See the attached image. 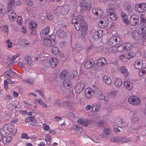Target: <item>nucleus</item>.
Returning <instances> with one entry per match:
<instances>
[{
  "instance_id": "obj_45",
  "label": "nucleus",
  "mask_w": 146,
  "mask_h": 146,
  "mask_svg": "<svg viewBox=\"0 0 146 146\" xmlns=\"http://www.w3.org/2000/svg\"><path fill=\"white\" fill-rule=\"evenodd\" d=\"M131 36L133 38H135V39L137 38L139 36V33L137 31H134L131 34Z\"/></svg>"
},
{
  "instance_id": "obj_8",
  "label": "nucleus",
  "mask_w": 146,
  "mask_h": 146,
  "mask_svg": "<svg viewBox=\"0 0 146 146\" xmlns=\"http://www.w3.org/2000/svg\"><path fill=\"white\" fill-rule=\"evenodd\" d=\"M19 104V103L18 102L15 101L8 105L7 108L10 111H13V112H15L18 109L17 106Z\"/></svg>"
},
{
  "instance_id": "obj_60",
  "label": "nucleus",
  "mask_w": 146,
  "mask_h": 146,
  "mask_svg": "<svg viewBox=\"0 0 146 146\" xmlns=\"http://www.w3.org/2000/svg\"><path fill=\"white\" fill-rule=\"evenodd\" d=\"M8 73L9 74V78H12L13 76L16 74V73L13 71L11 70H8Z\"/></svg>"
},
{
  "instance_id": "obj_27",
  "label": "nucleus",
  "mask_w": 146,
  "mask_h": 146,
  "mask_svg": "<svg viewBox=\"0 0 146 146\" xmlns=\"http://www.w3.org/2000/svg\"><path fill=\"white\" fill-rule=\"evenodd\" d=\"M12 139V137L10 136L5 137L3 136L2 141L5 144H7L9 143Z\"/></svg>"
},
{
  "instance_id": "obj_33",
  "label": "nucleus",
  "mask_w": 146,
  "mask_h": 146,
  "mask_svg": "<svg viewBox=\"0 0 146 146\" xmlns=\"http://www.w3.org/2000/svg\"><path fill=\"white\" fill-rule=\"evenodd\" d=\"M107 62L104 58H101L98 60V63L99 65L103 66Z\"/></svg>"
},
{
  "instance_id": "obj_28",
  "label": "nucleus",
  "mask_w": 146,
  "mask_h": 146,
  "mask_svg": "<svg viewBox=\"0 0 146 146\" xmlns=\"http://www.w3.org/2000/svg\"><path fill=\"white\" fill-rule=\"evenodd\" d=\"M124 86L128 90L131 89L133 87L132 83L130 81H126L124 83Z\"/></svg>"
},
{
  "instance_id": "obj_32",
  "label": "nucleus",
  "mask_w": 146,
  "mask_h": 146,
  "mask_svg": "<svg viewBox=\"0 0 146 146\" xmlns=\"http://www.w3.org/2000/svg\"><path fill=\"white\" fill-rule=\"evenodd\" d=\"M57 35L59 38H63L65 36V32L62 30H59L57 32Z\"/></svg>"
},
{
  "instance_id": "obj_48",
  "label": "nucleus",
  "mask_w": 146,
  "mask_h": 146,
  "mask_svg": "<svg viewBox=\"0 0 146 146\" xmlns=\"http://www.w3.org/2000/svg\"><path fill=\"white\" fill-rule=\"evenodd\" d=\"M140 20L141 23L146 24V19L144 15L142 14L140 15Z\"/></svg>"
},
{
  "instance_id": "obj_18",
  "label": "nucleus",
  "mask_w": 146,
  "mask_h": 146,
  "mask_svg": "<svg viewBox=\"0 0 146 146\" xmlns=\"http://www.w3.org/2000/svg\"><path fill=\"white\" fill-rule=\"evenodd\" d=\"M64 87L66 89H68L72 86V84L70 81L68 79L65 80L63 83Z\"/></svg>"
},
{
  "instance_id": "obj_58",
  "label": "nucleus",
  "mask_w": 146,
  "mask_h": 146,
  "mask_svg": "<svg viewBox=\"0 0 146 146\" xmlns=\"http://www.w3.org/2000/svg\"><path fill=\"white\" fill-rule=\"evenodd\" d=\"M126 10L129 13H131V7L130 5L127 4L125 7Z\"/></svg>"
},
{
  "instance_id": "obj_64",
  "label": "nucleus",
  "mask_w": 146,
  "mask_h": 146,
  "mask_svg": "<svg viewBox=\"0 0 146 146\" xmlns=\"http://www.w3.org/2000/svg\"><path fill=\"white\" fill-rule=\"evenodd\" d=\"M26 2V4L30 6H32L34 5L33 3L31 0H27Z\"/></svg>"
},
{
  "instance_id": "obj_62",
  "label": "nucleus",
  "mask_w": 146,
  "mask_h": 146,
  "mask_svg": "<svg viewBox=\"0 0 146 146\" xmlns=\"http://www.w3.org/2000/svg\"><path fill=\"white\" fill-rule=\"evenodd\" d=\"M60 102L59 100H57L55 101L53 106H58L59 107H60Z\"/></svg>"
},
{
  "instance_id": "obj_26",
  "label": "nucleus",
  "mask_w": 146,
  "mask_h": 146,
  "mask_svg": "<svg viewBox=\"0 0 146 146\" xmlns=\"http://www.w3.org/2000/svg\"><path fill=\"white\" fill-rule=\"evenodd\" d=\"M15 7L14 0H9L8 2V10L14 9Z\"/></svg>"
},
{
  "instance_id": "obj_14",
  "label": "nucleus",
  "mask_w": 146,
  "mask_h": 146,
  "mask_svg": "<svg viewBox=\"0 0 146 146\" xmlns=\"http://www.w3.org/2000/svg\"><path fill=\"white\" fill-rule=\"evenodd\" d=\"M80 7L83 10L89 11L91 9L90 4L86 2H82L80 3Z\"/></svg>"
},
{
  "instance_id": "obj_15",
  "label": "nucleus",
  "mask_w": 146,
  "mask_h": 146,
  "mask_svg": "<svg viewBox=\"0 0 146 146\" xmlns=\"http://www.w3.org/2000/svg\"><path fill=\"white\" fill-rule=\"evenodd\" d=\"M20 54H17L13 56L11 58H9L7 59V62L8 64H12L15 62L16 58L20 56Z\"/></svg>"
},
{
  "instance_id": "obj_43",
  "label": "nucleus",
  "mask_w": 146,
  "mask_h": 146,
  "mask_svg": "<svg viewBox=\"0 0 146 146\" xmlns=\"http://www.w3.org/2000/svg\"><path fill=\"white\" fill-rule=\"evenodd\" d=\"M135 56V53L132 52L130 51H128L126 53V58L128 59H129L130 58H133Z\"/></svg>"
},
{
  "instance_id": "obj_40",
  "label": "nucleus",
  "mask_w": 146,
  "mask_h": 146,
  "mask_svg": "<svg viewBox=\"0 0 146 146\" xmlns=\"http://www.w3.org/2000/svg\"><path fill=\"white\" fill-rule=\"evenodd\" d=\"M92 107V110L95 112H97L100 110V104L97 105L96 104H94L93 105Z\"/></svg>"
},
{
  "instance_id": "obj_41",
  "label": "nucleus",
  "mask_w": 146,
  "mask_h": 146,
  "mask_svg": "<svg viewBox=\"0 0 146 146\" xmlns=\"http://www.w3.org/2000/svg\"><path fill=\"white\" fill-rule=\"evenodd\" d=\"M111 141L113 143H118L120 142L121 137L116 136L113 137L111 139Z\"/></svg>"
},
{
  "instance_id": "obj_22",
  "label": "nucleus",
  "mask_w": 146,
  "mask_h": 146,
  "mask_svg": "<svg viewBox=\"0 0 146 146\" xmlns=\"http://www.w3.org/2000/svg\"><path fill=\"white\" fill-rule=\"evenodd\" d=\"M50 28L48 27L43 29L40 32V35L42 37L44 35L46 36L48 35L49 32Z\"/></svg>"
},
{
  "instance_id": "obj_10",
  "label": "nucleus",
  "mask_w": 146,
  "mask_h": 146,
  "mask_svg": "<svg viewBox=\"0 0 146 146\" xmlns=\"http://www.w3.org/2000/svg\"><path fill=\"white\" fill-rule=\"evenodd\" d=\"M139 17L137 15H133L130 17L129 22L131 25H135L139 22Z\"/></svg>"
},
{
  "instance_id": "obj_46",
  "label": "nucleus",
  "mask_w": 146,
  "mask_h": 146,
  "mask_svg": "<svg viewBox=\"0 0 146 146\" xmlns=\"http://www.w3.org/2000/svg\"><path fill=\"white\" fill-rule=\"evenodd\" d=\"M76 49L78 51H80L83 50V47L80 44H75Z\"/></svg>"
},
{
  "instance_id": "obj_5",
  "label": "nucleus",
  "mask_w": 146,
  "mask_h": 146,
  "mask_svg": "<svg viewBox=\"0 0 146 146\" xmlns=\"http://www.w3.org/2000/svg\"><path fill=\"white\" fill-rule=\"evenodd\" d=\"M120 39L118 36H113L109 40L108 44L111 46H115L119 44Z\"/></svg>"
},
{
  "instance_id": "obj_36",
  "label": "nucleus",
  "mask_w": 146,
  "mask_h": 146,
  "mask_svg": "<svg viewBox=\"0 0 146 146\" xmlns=\"http://www.w3.org/2000/svg\"><path fill=\"white\" fill-rule=\"evenodd\" d=\"M104 131L103 136L105 137H108L111 132L110 130L108 128H106Z\"/></svg>"
},
{
  "instance_id": "obj_11",
  "label": "nucleus",
  "mask_w": 146,
  "mask_h": 146,
  "mask_svg": "<svg viewBox=\"0 0 146 146\" xmlns=\"http://www.w3.org/2000/svg\"><path fill=\"white\" fill-rule=\"evenodd\" d=\"M49 66L52 68L55 67L58 64L59 60L55 58H51L48 60Z\"/></svg>"
},
{
  "instance_id": "obj_13",
  "label": "nucleus",
  "mask_w": 146,
  "mask_h": 146,
  "mask_svg": "<svg viewBox=\"0 0 146 146\" xmlns=\"http://www.w3.org/2000/svg\"><path fill=\"white\" fill-rule=\"evenodd\" d=\"M8 15L9 19L11 21H13L16 19V15L15 11L12 9L8 10Z\"/></svg>"
},
{
  "instance_id": "obj_54",
  "label": "nucleus",
  "mask_w": 146,
  "mask_h": 146,
  "mask_svg": "<svg viewBox=\"0 0 146 146\" xmlns=\"http://www.w3.org/2000/svg\"><path fill=\"white\" fill-rule=\"evenodd\" d=\"M34 81L35 80L33 78H30L26 80V82L28 84L32 85L34 83Z\"/></svg>"
},
{
  "instance_id": "obj_49",
  "label": "nucleus",
  "mask_w": 146,
  "mask_h": 146,
  "mask_svg": "<svg viewBox=\"0 0 146 146\" xmlns=\"http://www.w3.org/2000/svg\"><path fill=\"white\" fill-rule=\"evenodd\" d=\"M45 140L46 143L48 145H49L51 142V140L50 139V135L47 134L45 135Z\"/></svg>"
},
{
  "instance_id": "obj_61",
  "label": "nucleus",
  "mask_w": 146,
  "mask_h": 146,
  "mask_svg": "<svg viewBox=\"0 0 146 146\" xmlns=\"http://www.w3.org/2000/svg\"><path fill=\"white\" fill-rule=\"evenodd\" d=\"M96 97L100 100H103L104 98V96L101 92V93L99 94L98 96H96Z\"/></svg>"
},
{
  "instance_id": "obj_63",
  "label": "nucleus",
  "mask_w": 146,
  "mask_h": 146,
  "mask_svg": "<svg viewBox=\"0 0 146 146\" xmlns=\"http://www.w3.org/2000/svg\"><path fill=\"white\" fill-rule=\"evenodd\" d=\"M34 118V117L33 116L29 117L25 119V121L26 122H29L33 121Z\"/></svg>"
},
{
  "instance_id": "obj_25",
  "label": "nucleus",
  "mask_w": 146,
  "mask_h": 146,
  "mask_svg": "<svg viewBox=\"0 0 146 146\" xmlns=\"http://www.w3.org/2000/svg\"><path fill=\"white\" fill-rule=\"evenodd\" d=\"M139 119V118L137 114L135 113L133 114L131 118V121L132 123H137Z\"/></svg>"
},
{
  "instance_id": "obj_4",
  "label": "nucleus",
  "mask_w": 146,
  "mask_h": 146,
  "mask_svg": "<svg viewBox=\"0 0 146 146\" xmlns=\"http://www.w3.org/2000/svg\"><path fill=\"white\" fill-rule=\"evenodd\" d=\"M134 10L139 13H142L146 11V3H137L135 5Z\"/></svg>"
},
{
  "instance_id": "obj_9",
  "label": "nucleus",
  "mask_w": 146,
  "mask_h": 146,
  "mask_svg": "<svg viewBox=\"0 0 146 146\" xmlns=\"http://www.w3.org/2000/svg\"><path fill=\"white\" fill-rule=\"evenodd\" d=\"M85 87V85L84 83L78 82L75 86V91L76 93H80L84 90Z\"/></svg>"
},
{
  "instance_id": "obj_59",
  "label": "nucleus",
  "mask_w": 146,
  "mask_h": 146,
  "mask_svg": "<svg viewBox=\"0 0 146 146\" xmlns=\"http://www.w3.org/2000/svg\"><path fill=\"white\" fill-rule=\"evenodd\" d=\"M4 9L3 5L0 4V16H3V15Z\"/></svg>"
},
{
  "instance_id": "obj_12",
  "label": "nucleus",
  "mask_w": 146,
  "mask_h": 146,
  "mask_svg": "<svg viewBox=\"0 0 146 146\" xmlns=\"http://www.w3.org/2000/svg\"><path fill=\"white\" fill-rule=\"evenodd\" d=\"M23 63L26 65L30 67L33 64V60L29 56H25L23 61Z\"/></svg>"
},
{
  "instance_id": "obj_39",
  "label": "nucleus",
  "mask_w": 146,
  "mask_h": 146,
  "mask_svg": "<svg viewBox=\"0 0 146 146\" xmlns=\"http://www.w3.org/2000/svg\"><path fill=\"white\" fill-rule=\"evenodd\" d=\"M116 123L119 127H122L124 126L125 125L124 123L123 122L121 119H117Z\"/></svg>"
},
{
  "instance_id": "obj_38",
  "label": "nucleus",
  "mask_w": 146,
  "mask_h": 146,
  "mask_svg": "<svg viewBox=\"0 0 146 146\" xmlns=\"http://www.w3.org/2000/svg\"><path fill=\"white\" fill-rule=\"evenodd\" d=\"M122 84L121 80L119 78L116 79L114 83L115 86L117 87H119Z\"/></svg>"
},
{
  "instance_id": "obj_57",
  "label": "nucleus",
  "mask_w": 146,
  "mask_h": 146,
  "mask_svg": "<svg viewBox=\"0 0 146 146\" xmlns=\"http://www.w3.org/2000/svg\"><path fill=\"white\" fill-rule=\"evenodd\" d=\"M77 75V72L75 70H74L70 75V78L72 79L76 77Z\"/></svg>"
},
{
  "instance_id": "obj_20",
  "label": "nucleus",
  "mask_w": 146,
  "mask_h": 146,
  "mask_svg": "<svg viewBox=\"0 0 146 146\" xmlns=\"http://www.w3.org/2000/svg\"><path fill=\"white\" fill-rule=\"evenodd\" d=\"M121 16L123 22L126 25L128 24L129 20L127 15L124 13H121Z\"/></svg>"
},
{
  "instance_id": "obj_52",
  "label": "nucleus",
  "mask_w": 146,
  "mask_h": 146,
  "mask_svg": "<svg viewBox=\"0 0 146 146\" xmlns=\"http://www.w3.org/2000/svg\"><path fill=\"white\" fill-rule=\"evenodd\" d=\"M38 103L40 105H42L44 108H46L47 107V105L44 103L43 101L41 99L38 100Z\"/></svg>"
},
{
  "instance_id": "obj_55",
  "label": "nucleus",
  "mask_w": 146,
  "mask_h": 146,
  "mask_svg": "<svg viewBox=\"0 0 146 146\" xmlns=\"http://www.w3.org/2000/svg\"><path fill=\"white\" fill-rule=\"evenodd\" d=\"M139 75L141 76H143L144 74H146V67L141 69L139 72Z\"/></svg>"
},
{
  "instance_id": "obj_29",
  "label": "nucleus",
  "mask_w": 146,
  "mask_h": 146,
  "mask_svg": "<svg viewBox=\"0 0 146 146\" xmlns=\"http://www.w3.org/2000/svg\"><path fill=\"white\" fill-rule=\"evenodd\" d=\"M94 62L93 60H90L86 63L85 67L87 68H90L94 66Z\"/></svg>"
},
{
  "instance_id": "obj_24",
  "label": "nucleus",
  "mask_w": 146,
  "mask_h": 146,
  "mask_svg": "<svg viewBox=\"0 0 146 146\" xmlns=\"http://www.w3.org/2000/svg\"><path fill=\"white\" fill-rule=\"evenodd\" d=\"M37 23L34 21H31L29 23V28L31 30H34L37 27Z\"/></svg>"
},
{
  "instance_id": "obj_23",
  "label": "nucleus",
  "mask_w": 146,
  "mask_h": 146,
  "mask_svg": "<svg viewBox=\"0 0 146 146\" xmlns=\"http://www.w3.org/2000/svg\"><path fill=\"white\" fill-rule=\"evenodd\" d=\"M92 93L93 95H94L96 96H98L99 94L101 93V92L100 90L97 88L95 86H93L92 88L91 89Z\"/></svg>"
},
{
  "instance_id": "obj_42",
  "label": "nucleus",
  "mask_w": 146,
  "mask_h": 146,
  "mask_svg": "<svg viewBox=\"0 0 146 146\" xmlns=\"http://www.w3.org/2000/svg\"><path fill=\"white\" fill-rule=\"evenodd\" d=\"M110 17V18L113 21L116 20L118 18V16L116 15L115 13H114L111 15H108Z\"/></svg>"
},
{
  "instance_id": "obj_6",
  "label": "nucleus",
  "mask_w": 146,
  "mask_h": 146,
  "mask_svg": "<svg viewBox=\"0 0 146 146\" xmlns=\"http://www.w3.org/2000/svg\"><path fill=\"white\" fill-rule=\"evenodd\" d=\"M129 103L134 105H139L141 102L139 98L136 96H133L130 97L128 99Z\"/></svg>"
},
{
  "instance_id": "obj_44",
  "label": "nucleus",
  "mask_w": 146,
  "mask_h": 146,
  "mask_svg": "<svg viewBox=\"0 0 146 146\" xmlns=\"http://www.w3.org/2000/svg\"><path fill=\"white\" fill-rule=\"evenodd\" d=\"M48 60L45 59L43 60L42 62V64L44 67H47L50 66H49V62Z\"/></svg>"
},
{
  "instance_id": "obj_19",
  "label": "nucleus",
  "mask_w": 146,
  "mask_h": 146,
  "mask_svg": "<svg viewBox=\"0 0 146 146\" xmlns=\"http://www.w3.org/2000/svg\"><path fill=\"white\" fill-rule=\"evenodd\" d=\"M85 98L86 99H89L91 98L93 94L91 89H86L85 90Z\"/></svg>"
},
{
  "instance_id": "obj_2",
  "label": "nucleus",
  "mask_w": 146,
  "mask_h": 146,
  "mask_svg": "<svg viewBox=\"0 0 146 146\" xmlns=\"http://www.w3.org/2000/svg\"><path fill=\"white\" fill-rule=\"evenodd\" d=\"M0 131L3 135L11 134L14 135L17 133V130L14 128L12 123H9L4 125L3 128L0 129Z\"/></svg>"
},
{
  "instance_id": "obj_21",
  "label": "nucleus",
  "mask_w": 146,
  "mask_h": 146,
  "mask_svg": "<svg viewBox=\"0 0 146 146\" xmlns=\"http://www.w3.org/2000/svg\"><path fill=\"white\" fill-rule=\"evenodd\" d=\"M93 13L96 15L102 16L103 14V11L101 9L97 8L96 9H93L92 11Z\"/></svg>"
},
{
  "instance_id": "obj_30",
  "label": "nucleus",
  "mask_w": 146,
  "mask_h": 146,
  "mask_svg": "<svg viewBox=\"0 0 146 146\" xmlns=\"http://www.w3.org/2000/svg\"><path fill=\"white\" fill-rule=\"evenodd\" d=\"M103 80V81L108 85H110L111 82V79L106 75L104 76Z\"/></svg>"
},
{
  "instance_id": "obj_50",
  "label": "nucleus",
  "mask_w": 146,
  "mask_h": 146,
  "mask_svg": "<svg viewBox=\"0 0 146 146\" xmlns=\"http://www.w3.org/2000/svg\"><path fill=\"white\" fill-rule=\"evenodd\" d=\"M51 51L52 53L54 54H57L59 51L58 48L57 47H54L52 48Z\"/></svg>"
},
{
  "instance_id": "obj_16",
  "label": "nucleus",
  "mask_w": 146,
  "mask_h": 146,
  "mask_svg": "<svg viewBox=\"0 0 146 146\" xmlns=\"http://www.w3.org/2000/svg\"><path fill=\"white\" fill-rule=\"evenodd\" d=\"M143 66L142 61L141 60L137 59L135 61L134 66L136 69H141Z\"/></svg>"
},
{
  "instance_id": "obj_3",
  "label": "nucleus",
  "mask_w": 146,
  "mask_h": 146,
  "mask_svg": "<svg viewBox=\"0 0 146 146\" xmlns=\"http://www.w3.org/2000/svg\"><path fill=\"white\" fill-rule=\"evenodd\" d=\"M56 37L54 35H52L48 36L46 38L42 41V44L46 46L51 47L55 45L56 44Z\"/></svg>"
},
{
  "instance_id": "obj_1",
  "label": "nucleus",
  "mask_w": 146,
  "mask_h": 146,
  "mask_svg": "<svg viewBox=\"0 0 146 146\" xmlns=\"http://www.w3.org/2000/svg\"><path fill=\"white\" fill-rule=\"evenodd\" d=\"M72 23L74 25L76 30L79 31L81 29L82 38L83 40L84 41L85 38L84 36L87 34L88 29L87 25L84 20L82 15H79L77 17V19H73L72 20Z\"/></svg>"
},
{
  "instance_id": "obj_53",
  "label": "nucleus",
  "mask_w": 146,
  "mask_h": 146,
  "mask_svg": "<svg viewBox=\"0 0 146 146\" xmlns=\"http://www.w3.org/2000/svg\"><path fill=\"white\" fill-rule=\"evenodd\" d=\"M25 40L23 38H21L19 40V43L20 45L23 46H25L26 45H27L29 43H25Z\"/></svg>"
},
{
  "instance_id": "obj_37",
  "label": "nucleus",
  "mask_w": 146,
  "mask_h": 146,
  "mask_svg": "<svg viewBox=\"0 0 146 146\" xmlns=\"http://www.w3.org/2000/svg\"><path fill=\"white\" fill-rule=\"evenodd\" d=\"M68 73L65 70L62 71L60 74V78L62 80H64L68 76Z\"/></svg>"
},
{
  "instance_id": "obj_56",
  "label": "nucleus",
  "mask_w": 146,
  "mask_h": 146,
  "mask_svg": "<svg viewBox=\"0 0 146 146\" xmlns=\"http://www.w3.org/2000/svg\"><path fill=\"white\" fill-rule=\"evenodd\" d=\"M100 36V35L99 34V31H97L94 33L93 38L95 39H98L99 38Z\"/></svg>"
},
{
  "instance_id": "obj_7",
  "label": "nucleus",
  "mask_w": 146,
  "mask_h": 146,
  "mask_svg": "<svg viewBox=\"0 0 146 146\" xmlns=\"http://www.w3.org/2000/svg\"><path fill=\"white\" fill-rule=\"evenodd\" d=\"M131 45L129 43H127L125 44H122L118 46L117 48V50L119 52H123L124 50L128 51L131 48Z\"/></svg>"
},
{
  "instance_id": "obj_31",
  "label": "nucleus",
  "mask_w": 146,
  "mask_h": 146,
  "mask_svg": "<svg viewBox=\"0 0 146 146\" xmlns=\"http://www.w3.org/2000/svg\"><path fill=\"white\" fill-rule=\"evenodd\" d=\"M113 5V4H110L108 7V8L107 10V15H111L115 13L114 11V9L112 8Z\"/></svg>"
},
{
  "instance_id": "obj_35",
  "label": "nucleus",
  "mask_w": 146,
  "mask_h": 146,
  "mask_svg": "<svg viewBox=\"0 0 146 146\" xmlns=\"http://www.w3.org/2000/svg\"><path fill=\"white\" fill-rule=\"evenodd\" d=\"M120 72L123 74L125 76L128 74V72L126 68L124 66L121 67L119 68Z\"/></svg>"
},
{
  "instance_id": "obj_34",
  "label": "nucleus",
  "mask_w": 146,
  "mask_h": 146,
  "mask_svg": "<svg viewBox=\"0 0 146 146\" xmlns=\"http://www.w3.org/2000/svg\"><path fill=\"white\" fill-rule=\"evenodd\" d=\"M77 122L78 123L83 125L85 126H87L88 124V121L87 120L80 119L78 120Z\"/></svg>"
},
{
  "instance_id": "obj_47",
  "label": "nucleus",
  "mask_w": 146,
  "mask_h": 146,
  "mask_svg": "<svg viewBox=\"0 0 146 146\" xmlns=\"http://www.w3.org/2000/svg\"><path fill=\"white\" fill-rule=\"evenodd\" d=\"M131 141V139L129 138H127L126 137H121L120 142L122 143H126L130 141Z\"/></svg>"
},
{
  "instance_id": "obj_17",
  "label": "nucleus",
  "mask_w": 146,
  "mask_h": 146,
  "mask_svg": "<svg viewBox=\"0 0 146 146\" xmlns=\"http://www.w3.org/2000/svg\"><path fill=\"white\" fill-rule=\"evenodd\" d=\"M70 7L69 5H64L60 10V13L63 15H66L69 12Z\"/></svg>"
},
{
  "instance_id": "obj_51",
  "label": "nucleus",
  "mask_w": 146,
  "mask_h": 146,
  "mask_svg": "<svg viewBox=\"0 0 146 146\" xmlns=\"http://www.w3.org/2000/svg\"><path fill=\"white\" fill-rule=\"evenodd\" d=\"M63 105L64 106H67L69 109H72L73 107L72 104L68 102H63Z\"/></svg>"
}]
</instances>
